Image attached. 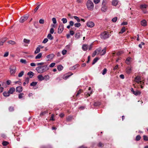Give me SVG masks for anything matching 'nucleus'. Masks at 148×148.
<instances>
[{
	"label": "nucleus",
	"mask_w": 148,
	"mask_h": 148,
	"mask_svg": "<svg viewBox=\"0 0 148 148\" xmlns=\"http://www.w3.org/2000/svg\"><path fill=\"white\" fill-rule=\"evenodd\" d=\"M49 69V68L47 65L38 66L36 68V70L39 73H43L48 70Z\"/></svg>",
	"instance_id": "obj_1"
},
{
	"label": "nucleus",
	"mask_w": 148,
	"mask_h": 148,
	"mask_svg": "<svg viewBox=\"0 0 148 148\" xmlns=\"http://www.w3.org/2000/svg\"><path fill=\"white\" fill-rule=\"evenodd\" d=\"M86 6L88 9L90 10H92L94 9V5L93 3L90 0H88L86 3Z\"/></svg>",
	"instance_id": "obj_2"
},
{
	"label": "nucleus",
	"mask_w": 148,
	"mask_h": 148,
	"mask_svg": "<svg viewBox=\"0 0 148 148\" xmlns=\"http://www.w3.org/2000/svg\"><path fill=\"white\" fill-rule=\"evenodd\" d=\"M107 3L106 0H103L102 3V6L101 8V10L103 12H105L107 10V7L106 6Z\"/></svg>",
	"instance_id": "obj_3"
},
{
	"label": "nucleus",
	"mask_w": 148,
	"mask_h": 148,
	"mask_svg": "<svg viewBox=\"0 0 148 148\" xmlns=\"http://www.w3.org/2000/svg\"><path fill=\"white\" fill-rule=\"evenodd\" d=\"M10 73L11 75H13L15 74L16 72V67L14 65L11 66L10 68Z\"/></svg>",
	"instance_id": "obj_4"
},
{
	"label": "nucleus",
	"mask_w": 148,
	"mask_h": 148,
	"mask_svg": "<svg viewBox=\"0 0 148 148\" xmlns=\"http://www.w3.org/2000/svg\"><path fill=\"white\" fill-rule=\"evenodd\" d=\"M29 16L28 15H25L21 17L19 20L20 22L21 23H24L28 19Z\"/></svg>",
	"instance_id": "obj_5"
},
{
	"label": "nucleus",
	"mask_w": 148,
	"mask_h": 148,
	"mask_svg": "<svg viewBox=\"0 0 148 148\" xmlns=\"http://www.w3.org/2000/svg\"><path fill=\"white\" fill-rule=\"evenodd\" d=\"M141 77L140 76H138L135 78L134 81L138 84L140 83L141 84V85L140 86L141 88H143V86L142 85V82L141 81Z\"/></svg>",
	"instance_id": "obj_6"
},
{
	"label": "nucleus",
	"mask_w": 148,
	"mask_h": 148,
	"mask_svg": "<svg viewBox=\"0 0 148 148\" xmlns=\"http://www.w3.org/2000/svg\"><path fill=\"white\" fill-rule=\"evenodd\" d=\"M109 37L108 35V32L105 31L102 33L101 34V38L105 39Z\"/></svg>",
	"instance_id": "obj_7"
},
{
	"label": "nucleus",
	"mask_w": 148,
	"mask_h": 148,
	"mask_svg": "<svg viewBox=\"0 0 148 148\" xmlns=\"http://www.w3.org/2000/svg\"><path fill=\"white\" fill-rule=\"evenodd\" d=\"M64 29V26L62 25H60L59 26L58 29V33L60 34L62 33Z\"/></svg>",
	"instance_id": "obj_8"
},
{
	"label": "nucleus",
	"mask_w": 148,
	"mask_h": 148,
	"mask_svg": "<svg viewBox=\"0 0 148 148\" xmlns=\"http://www.w3.org/2000/svg\"><path fill=\"white\" fill-rule=\"evenodd\" d=\"M87 25L88 27L92 28L95 26V24L93 22L89 21L87 23Z\"/></svg>",
	"instance_id": "obj_9"
},
{
	"label": "nucleus",
	"mask_w": 148,
	"mask_h": 148,
	"mask_svg": "<svg viewBox=\"0 0 148 148\" xmlns=\"http://www.w3.org/2000/svg\"><path fill=\"white\" fill-rule=\"evenodd\" d=\"M7 40V38H4L0 39V46H2L3 45V43Z\"/></svg>",
	"instance_id": "obj_10"
},
{
	"label": "nucleus",
	"mask_w": 148,
	"mask_h": 148,
	"mask_svg": "<svg viewBox=\"0 0 148 148\" xmlns=\"http://www.w3.org/2000/svg\"><path fill=\"white\" fill-rule=\"evenodd\" d=\"M132 67L131 66L128 67L126 69V72L128 74H130L132 73Z\"/></svg>",
	"instance_id": "obj_11"
},
{
	"label": "nucleus",
	"mask_w": 148,
	"mask_h": 148,
	"mask_svg": "<svg viewBox=\"0 0 148 148\" xmlns=\"http://www.w3.org/2000/svg\"><path fill=\"white\" fill-rule=\"evenodd\" d=\"M54 56V55L52 53L51 54L47 56V58L48 59V61H50L52 60Z\"/></svg>",
	"instance_id": "obj_12"
},
{
	"label": "nucleus",
	"mask_w": 148,
	"mask_h": 148,
	"mask_svg": "<svg viewBox=\"0 0 148 148\" xmlns=\"http://www.w3.org/2000/svg\"><path fill=\"white\" fill-rule=\"evenodd\" d=\"M16 91L17 92L20 93L23 90V88L22 86H19L16 88Z\"/></svg>",
	"instance_id": "obj_13"
},
{
	"label": "nucleus",
	"mask_w": 148,
	"mask_h": 148,
	"mask_svg": "<svg viewBox=\"0 0 148 148\" xmlns=\"http://www.w3.org/2000/svg\"><path fill=\"white\" fill-rule=\"evenodd\" d=\"M15 89L14 88L12 87L8 91L10 95V94H12L15 92Z\"/></svg>",
	"instance_id": "obj_14"
},
{
	"label": "nucleus",
	"mask_w": 148,
	"mask_h": 148,
	"mask_svg": "<svg viewBox=\"0 0 148 148\" xmlns=\"http://www.w3.org/2000/svg\"><path fill=\"white\" fill-rule=\"evenodd\" d=\"M141 25L143 26H146L147 25V21L145 20H143L141 22Z\"/></svg>",
	"instance_id": "obj_15"
},
{
	"label": "nucleus",
	"mask_w": 148,
	"mask_h": 148,
	"mask_svg": "<svg viewBox=\"0 0 148 148\" xmlns=\"http://www.w3.org/2000/svg\"><path fill=\"white\" fill-rule=\"evenodd\" d=\"M131 59L130 57H128L125 61V63L127 64H130L131 62Z\"/></svg>",
	"instance_id": "obj_16"
},
{
	"label": "nucleus",
	"mask_w": 148,
	"mask_h": 148,
	"mask_svg": "<svg viewBox=\"0 0 148 148\" xmlns=\"http://www.w3.org/2000/svg\"><path fill=\"white\" fill-rule=\"evenodd\" d=\"M37 78L39 80L42 81L44 80V77L42 75H39L37 76Z\"/></svg>",
	"instance_id": "obj_17"
},
{
	"label": "nucleus",
	"mask_w": 148,
	"mask_h": 148,
	"mask_svg": "<svg viewBox=\"0 0 148 148\" xmlns=\"http://www.w3.org/2000/svg\"><path fill=\"white\" fill-rule=\"evenodd\" d=\"M42 53H38L35 57V58L36 59H40L42 57Z\"/></svg>",
	"instance_id": "obj_18"
},
{
	"label": "nucleus",
	"mask_w": 148,
	"mask_h": 148,
	"mask_svg": "<svg viewBox=\"0 0 148 148\" xmlns=\"http://www.w3.org/2000/svg\"><path fill=\"white\" fill-rule=\"evenodd\" d=\"M88 46L87 45L84 44L82 45V49L84 51H86L88 49Z\"/></svg>",
	"instance_id": "obj_19"
},
{
	"label": "nucleus",
	"mask_w": 148,
	"mask_h": 148,
	"mask_svg": "<svg viewBox=\"0 0 148 148\" xmlns=\"http://www.w3.org/2000/svg\"><path fill=\"white\" fill-rule=\"evenodd\" d=\"M118 1L117 0H113L112 1V5L115 6L118 4Z\"/></svg>",
	"instance_id": "obj_20"
},
{
	"label": "nucleus",
	"mask_w": 148,
	"mask_h": 148,
	"mask_svg": "<svg viewBox=\"0 0 148 148\" xmlns=\"http://www.w3.org/2000/svg\"><path fill=\"white\" fill-rule=\"evenodd\" d=\"M106 51V47H105L101 51L100 53L101 55H103L105 54Z\"/></svg>",
	"instance_id": "obj_21"
},
{
	"label": "nucleus",
	"mask_w": 148,
	"mask_h": 148,
	"mask_svg": "<svg viewBox=\"0 0 148 148\" xmlns=\"http://www.w3.org/2000/svg\"><path fill=\"white\" fill-rule=\"evenodd\" d=\"M72 75V73H71V75H67V74H65L63 76L62 78L64 79H66L67 78L69 77L71 75Z\"/></svg>",
	"instance_id": "obj_22"
},
{
	"label": "nucleus",
	"mask_w": 148,
	"mask_h": 148,
	"mask_svg": "<svg viewBox=\"0 0 148 148\" xmlns=\"http://www.w3.org/2000/svg\"><path fill=\"white\" fill-rule=\"evenodd\" d=\"M141 93V92L138 90L134 91L133 93L136 95H140Z\"/></svg>",
	"instance_id": "obj_23"
},
{
	"label": "nucleus",
	"mask_w": 148,
	"mask_h": 148,
	"mask_svg": "<svg viewBox=\"0 0 148 148\" xmlns=\"http://www.w3.org/2000/svg\"><path fill=\"white\" fill-rule=\"evenodd\" d=\"M73 119V117L71 116H69L66 118V120L68 121H70Z\"/></svg>",
	"instance_id": "obj_24"
},
{
	"label": "nucleus",
	"mask_w": 148,
	"mask_h": 148,
	"mask_svg": "<svg viewBox=\"0 0 148 148\" xmlns=\"http://www.w3.org/2000/svg\"><path fill=\"white\" fill-rule=\"evenodd\" d=\"M147 7V5L145 4L141 5L140 6V8L143 10L144 8H146Z\"/></svg>",
	"instance_id": "obj_25"
},
{
	"label": "nucleus",
	"mask_w": 148,
	"mask_h": 148,
	"mask_svg": "<svg viewBox=\"0 0 148 148\" xmlns=\"http://www.w3.org/2000/svg\"><path fill=\"white\" fill-rule=\"evenodd\" d=\"M3 96L5 97H8L10 95V94L9 93L8 91L6 92L5 91L3 93Z\"/></svg>",
	"instance_id": "obj_26"
},
{
	"label": "nucleus",
	"mask_w": 148,
	"mask_h": 148,
	"mask_svg": "<svg viewBox=\"0 0 148 148\" xmlns=\"http://www.w3.org/2000/svg\"><path fill=\"white\" fill-rule=\"evenodd\" d=\"M40 51V48L39 47H37L36 48V50L34 51V53L35 54H37Z\"/></svg>",
	"instance_id": "obj_27"
},
{
	"label": "nucleus",
	"mask_w": 148,
	"mask_h": 148,
	"mask_svg": "<svg viewBox=\"0 0 148 148\" xmlns=\"http://www.w3.org/2000/svg\"><path fill=\"white\" fill-rule=\"evenodd\" d=\"M63 67L61 65H60L57 66V69L59 71H61L63 69Z\"/></svg>",
	"instance_id": "obj_28"
},
{
	"label": "nucleus",
	"mask_w": 148,
	"mask_h": 148,
	"mask_svg": "<svg viewBox=\"0 0 148 148\" xmlns=\"http://www.w3.org/2000/svg\"><path fill=\"white\" fill-rule=\"evenodd\" d=\"M80 36H81V34L79 33V32L75 34V37L77 39H78V38H79Z\"/></svg>",
	"instance_id": "obj_29"
},
{
	"label": "nucleus",
	"mask_w": 148,
	"mask_h": 148,
	"mask_svg": "<svg viewBox=\"0 0 148 148\" xmlns=\"http://www.w3.org/2000/svg\"><path fill=\"white\" fill-rule=\"evenodd\" d=\"M125 31V27H123L121 30V31L119 32V34H122Z\"/></svg>",
	"instance_id": "obj_30"
},
{
	"label": "nucleus",
	"mask_w": 148,
	"mask_h": 148,
	"mask_svg": "<svg viewBox=\"0 0 148 148\" xmlns=\"http://www.w3.org/2000/svg\"><path fill=\"white\" fill-rule=\"evenodd\" d=\"M47 38L50 40H52L53 39V37L50 34H49L47 36Z\"/></svg>",
	"instance_id": "obj_31"
},
{
	"label": "nucleus",
	"mask_w": 148,
	"mask_h": 148,
	"mask_svg": "<svg viewBox=\"0 0 148 148\" xmlns=\"http://www.w3.org/2000/svg\"><path fill=\"white\" fill-rule=\"evenodd\" d=\"M9 144V143L6 141H3L2 142V144L4 146H6Z\"/></svg>",
	"instance_id": "obj_32"
},
{
	"label": "nucleus",
	"mask_w": 148,
	"mask_h": 148,
	"mask_svg": "<svg viewBox=\"0 0 148 148\" xmlns=\"http://www.w3.org/2000/svg\"><path fill=\"white\" fill-rule=\"evenodd\" d=\"M24 94L23 93H20L18 95V98L20 99L23 98V97Z\"/></svg>",
	"instance_id": "obj_33"
},
{
	"label": "nucleus",
	"mask_w": 148,
	"mask_h": 148,
	"mask_svg": "<svg viewBox=\"0 0 148 148\" xmlns=\"http://www.w3.org/2000/svg\"><path fill=\"white\" fill-rule=\"evenodd\" d=\"M44 79L46 80H48L49 79V76L48 75H45L44 77Z\"/></svg>",
	"instance_id": "obj_34"
},
{
	"label": "nucleus",
	"mask_w": 148,
	"mask_h": 148,
	"mask_svg": "<svg viewBox=\"0 0 148 148\" xmlns=\"http://www.w3.org/2000/svg\"><path fill=\"white\" fill-rule=\"evenodd\" d=\"M8 43L12 44V45H15L16 44V42L12 40H10L8 41Z\"/></svg>",
	"instance_id": "obj_35"
},
{
	"label": "nucleus",
	"mask_w": 148,
	"mask_h": 148,
	"mask_svg": "<svg viewBox=\"0 0 148 148\" xmlns=\"http://www.w3.org/2000/svg\"><path fill=\"white\" fill-rule=\"evenodd\" d=\"M98 58L96 57L93 60V62L92 63V64H94L95 62H96L98 60Z\"/></svg>",
	"instance_id": "obj_36"
},
{
	"label": "nucleus",
	"mask_w": 148,
	"mask_h": 148,
	"mask_svg": "<svg viewBox=\"0 0 148 148\" xmlns=\"http://www.w3.org/2000/svg\"><path fill=\"white\" fill-rule=\"evenodd\" d=\"M24 72L23 71H21L18 74V77H21L24 74Z\"/></svg>",
	"instance_id": "obj_37"
},
{
	"label": "nucleus",
	"mask_w": 148,
	"mask_h": 148,
	"mask_svg": "<svg viewBox=\"0 0 148 148\" xmlns=\"http://www.w3.org/2000/svg\"><path fill=\"white\" fill-rule=\"evenodd\" d=\"M48 113L47 110H46V111H44L43 112H42L40 114V116H43V115H44L46 113Z\"/></svg>",
	"instance_id": "obj_38"
},
{
	"label": "nucleus",
	"mask_w": 148,
	"mask_h": 148,
	"mask_svg": "<svg viewBox=\"0 0 148 148\" xmlns=\"http://www.w3.org/2000/svg\"><path fill=\"white\" fill-rule=\"evenodd\" d=\"M81 25V24L79 23H76L74 24V26L75 27H79Z\"/></svg>",
	"instance_id": "obj_39"
},
{
	"label": "nucleus",
	"mask_w": 148,
	"mask_h": 148,
	"mask_svg": "<svg viewBox=\"0 0 148 148\" xmlns=\"http://www.w3.org/2000/svg\"><path fill=\"white\" fill-rule=\"evenodd\" d=\"M73 17L77 21V22H80V20L78 17L76 16H73Z\"/></svg>",
	"instance_id": "obj_40"
},
{
	"label": "nucleus",
	"mask_w": 148,
	"mask_h": 148,
	"mask_svg": "<svg viewBox=\"0 0 148 148\" xmlns=\"http://www.w3.org/2000/svg\"><path fill=\"white\" fill-rule=\"evenodd\" d=\"M33 73L32 72H30L27 73V75H29L30 77H32L33 75Z\"/></svg>",
	"instance_id": "obj_41"
},
{
	"label": "nucleus",
	"mask_w": 148,
	"mask_h": 148,
	"mask_svg": "<svg viewBox=\"0 0 148 148\" xmlns=\"http://www.w3.org/2000/svg\"><path fill=\"white\" fill-rule=\"evenodd\" d=\"M23 42L25 43H29L30 42V40H28L25 38H24L23 39Z\"/></svg>",
	"instance_id": "obj_42"
},
{
	"label": "nucleus",
	"mask_w": 148,
	"mask_h": 148,
	"mask_svg": "<svg viewBox=\"0 0 148 148\" xmlns=\"http://www.w3.org/2000/svg\"><path fill=\"white\" fill-rule=\"evenodd\" d=\"M37 84V82H33L30 84V86H35Z\"/></svg>",
	"instance_id": "obj_43"
},
{
	"label": "nucleus",
	"mask_w": 148,
	"mask_h": 148,
	"mask_svg": "<svg viewBox=\"0 0 148 148\" xmlns=\"http://www.w3.org/2000/svg\"><path fill=\"white\" fill-rule=\"evenodd\" d=\"M96 51H97V52L98 54H100L101 51V49L100 48H98Z\"/></svg>",
	"instance_id": "obj_44"
},
{
	"label": "nucleus",
	"mask_w": 148,
	"mask_h": 148,
	"mask_svg": "<svg viewBox=\"0 0 148 148\" xmlns=\"http://www.w3.org/2000/svg\"><path fill=\"white\" fill-rule=\"evenodd\" d=\"M20 62L22 63L26 64L27 62L25 60L21 59L20 60Z\"/></svg>",
	"instance_id": "obj_45"
},
{
	"label": "nucleus",
	"mask_w": 148,
	"mask_h": 148,
	"mask_svg": "<svg viewBox=\"0 0 148 148\" xmlns=\"http://www.w3.org/2000/svg\"><path fill=\"white\" fill-rule=\"evenodd\" d=\"M141 138V137L140 135L137 136L136 138V140L137 141L139 140H140Z\"/></svg>",
	"instance_id": "obj_46"
},
{
	"label": "nucleus",
	"mask_w": 148,
	"mask_h": 148,
	"mask_svg": "<svg viewBox=\"0 0 148 148\" xmlns=\"http://www.w3.org/2000/svg\"><path fill=\"white\" fill-rule=\"evenodd\" d=\"M9 52L8 51H6L5 53L3 55V56L4 57H7L9 55Z\"/></svg>",
	"instance_id": "obj_47"
},
{
	"label": "nucleus",
	"mask_w": 148,
	"mask_h": 148,
	"mask_svg": "<svg viewBox=\"0 0 148 148\" xmlns=\"http://www.w3.org/2000/svg\"><path fill=\"white\" fill-rule=\"evenodd\" d=\"M100 104L101 103L99 102H98L95 103L94 105V106H97L100 105Z\"/></svg>",
	"instance_id": "obj_48"
},
{
	"label": "nucleus",
	"mask_w": 148,
	"mask_h": 148,
	"mask_svg": "<svg viewBox=\"0 0 148 148\" xmlns=\"http://www.w3.org/2000/svg\"><path fill=\"white\" fill-rule=\"evenodd\" d=\"M44 64V62L38 63L37 64V65L38 66H43Z\"/></svg>",
	"instance_id": "obj_49"
},
{
	"label": "nucleus",
	"mask_w": 148,
	"mask_h": 148,
	"mask_svg": "<svg viewBox=\"0 0 148 148\" xmlns=\"http://www.w3.org/2000/svg\"><path fill=\"white\" fill-rule=\"evenodd\" d=\"M117 17H115L114 18H113L112 19V21L113 22H115L117 21Z\"/></svg>",
	"instance_id": "obj_50"
},
{
	"label": "nucleus",
	"mask_w": 148,
	"mask_h": 148,
	"mask_svg": "<svg viewBox=\"0 0 148 148\" xmlns=\"http://www.w3.org/2000/svg\"><path fill=\"white\" fill-rule=\"evenodd\" d=\"M62 21L63 23H65L67 22V19L66 18H63L62 19Z\"/></svg>",
	"instance_id": "obj_51"
},
{
	"label": "nucleus",
	"mask_w": 148,
	"mask_h": 148,
	"mask_svg": "<svg viewBox=\"0 0 148 148\" xmlns=\"http://www.w3.org/2000/svg\"><path fill=\"white\" fill-rule=\"evenodd\" d=\"M107 71V70L106 69V68L104 69L103 71L102 74L103 75H105V74L106 73Z\"/></svg>",
	"instance_id": "obj_52"
},
{
	"label": "nucleus",
	"mask_w": 148,
	"mask_h": 148,
	"mask_svg": "<svg viewBox=\"0 0 148 148\" xmlns=\"http://www.w3.org/2000/svg\"><path fill=\"white\" fill-rule=\"evenodd\" d=\"M39 22L40 24H43L44 23V21L43 19H41L39 21Z\"/></svg>",
	"instance_id": "obj_53"
},
{
	"label": "nucleus",
	"mask_w": 148,
	"mask_h": 148,
	"mask_svg": "<svg viewBox=\"0 0 148 148\" xmlns=\"http://www.w3.org/2000/svg\"><path fill=\"white\" fill-rule=\"evenodd\" d=\"M54 117V115L53 114H52L51 115V117L50 118V121H54L55 120L53 118Z\"/></svg>",
	"instance_id": "obj_54"
},
{
	"label": "nucleus",
	"mask_w": 148,
	"mask_h": 148,
	"mask_svg": "<svg viewBox=\"0 0 148 148\" xmlns=\"http://www.w3.org/2000/svg\"><path fill=\"white\" fill-rule=\"evenodd\" d=\"M143 139L145 141H147L148 140V137L144 135L143 136Z\"/></svg>",
	"instance_id": "obj_55"
},
{
	"label": "nucleus",
	"mask_w": 148,
	"mask_h": 148,
	"mask_svg": "<svg viewBox=\"0 0 148 148\" xmlns=\"http://www.w3.org/2000/svg\"><path fill=\"white\" fill-rule=\"evenodd\" d=\"M48 41V39L47 38H45L44 40L42 42L43 43H45Z\"/></svg>",
	"instance_id": "obj_56"
},
{
	"label": "nucleus",
	"mask_w": 148,
	"mask_h": 148,
	"mask_svg": "<svg viewBox=\"0 0 148 148\" xmlns=\"http://www.w3.org/2000/svg\"><path fill=\"white\" fill-rule=\"evenodd\" d=\"M55 63H52L50 65L49 67H53L55 66Z\"/></svg>",
	"instance_id": "obj_57"
},
{
	"label": "nucleus",
	"mask_w": 148,
	"mask_h": 148,
	"mask_svg": "<svg viewBox=\"0 0 148 148\" xmlns=\"http://www.w3.org/2000/svg\"><path fill=\"white\" fill-rule=\"evenodd\" d=\"M100 1V0H94L93 2L95 4H97Z\"/></svg>",
	"instance_id": "obj_58"
},
{
	"label": "nucleus",
	"mask_w": 148,
	"mask_h": 148,
	"mask_svg": "<svg viewBox=\"0 0 148 148\" xmlns=\"http://www.w3.org/2000/svg\"><path fill=\"white\" fill-rule=\"evenodd\" d=\"M52 20L53 23L56 24V20L55 18H53Z\"/></svg>",
	"instance_id": "obj_59"
},
{
	"label": "nucleus",
	"mask_w": 148,
	"mask_h": 148,
	"mask_svg": "<svg viewBox=\"0 0 148 148\" xmlns=\"http://www.w3.org/2000/svg\"><path fill=\"white\" fill-rule=\"evenodd\" d=\"M54 32V29L52 28L50 29V32L51 34H53Z\"/></svg>",
	"instance_id": "obj_60"
},
{
	"label": "nucleus",
	"mask_w": 148,
	"mask_h": 148,
	"mask_svg": "<svg viewBox=\"0 0 148 148\" xmlns=\"http://www.w3.org/2000/svg\"><path fill=\"white\" fill-rule=\"evenodd\" d=\"M97 51L95 50V51L92 54V57H94L95 56V55H96V54H97Z\"/></svg>",
	"instance_id": "obj_61"
},
{
	"label": "nucleus",
	"mask_w": 148,
	"mask_h": 148,
	"mask_svg": "<svg viewBox=\"0 0 148 148\" xmlns=\"http://www.w3.org/2000/svg\"><path fill=\"white\" fill-rule=\"evenodd\" d=\"M66 52H67L66 50L64 49L63 50H62V54L63 55H64L66 53Z\"/></svg>",
	"instance_id": "obj_62"
},
{
	"label": "nucleus",
	"mask_w": 148,
	"mask_h": 148,
	"mask_svg": "<svg viewBox=\"0 0 148 148\" xmlns=\"http://www.w3.org/2000/svg\"><path fill=\"white\" fill-rule=\"evenodd\" d=\"M98 146L99 147H103V144L102 143L100 142L99 143Z\"/></svg>",
	"instance_id": "obj_63"
},
{
	"label": "nucleus",
	"mask_w": 148,
	"mask_h": 148,
	"mask_svg": "<svg viewBox=\"0 0 148 148\" xmlns=\"http://www.w3.org/2000/svg\"><path fill=\"white\" fill-rule=\"evenodd\" d=\"M69 24L71 26H72L74 24V23L72 21H71L69 22Z\"/></svg>",
	"instance_id": "obj_64"
}]
</instances>
